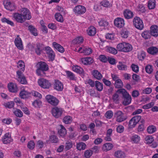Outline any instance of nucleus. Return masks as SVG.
I'll use <instances>...</instances> for the list:
<instances>
[{
  "label": "nucleus",
  "mask_w": 158,
  "mask_h": 158,
  "mask_svg": "<svg viewBox=\"0 0 158 158\" xmlns=\"http://www.w3.org/2000/svg\"><path fill=\"white\" fill-rule=\"evenodd\" d=\"M20 12L25 20H29L31 19V13L28 9L25 8H23L21 10Z\"/></svg>",
  "instance_id": "obj_12"
},
{
  "label": "nucleus",
  "mask_w": 158,
  "mask_h": 158,
  "mask_svg": "<svg viewBox=\"0 0 158 158\" xmlns=\"http://www.w3.org/2000/svg\"><path fill=\"white\" fill-rule=\"evenodd\" d=\"M98 23L100 26L103 27L105 29H106L108 28L109 23L105 19H101L99 22Z\"/></svg>",
  "instance_id": "obj_32"
},
{
  "label": "nucleus",
  "mask_w": 158,
  "mask_h": 158,
  "mask_svg": "<svg viewBox=\"0 0 158 158\" xmlns=\"http://www.w3.org/2000/svg\"><path fill=\"white\" fill-rule=\"evenodd\" d=\"M116 93L121 94L122 95L123 104L127 106L131 102V97L129 94L124 89H120L117 90Z\"/></svg>",
  "instance_id": "obj_1"
},
{
  "label": "nucleus",
  "mask_w": 158,
  "mask_h": 158,
  "mask_svg": "<svg viewBox=\"0 0 158 158\" xmlns=\"http://www.w3.org/2000/svg\"><path fill=\"white\" fill-rule=\"evenodd\" d=\"M2 143L7 144L12 142L13 140L11 137V135L9 133H6L3 136L2 139Z\"/></svg>",
  "instance_id": "obj_15"
},
{
  "label": "nucleus",
  "mask_w": 158,
  "mask_h": 158,
  "mask_svg": "<svg viewBox=\"0 0 158 158\" xmlns=\"http://www.w3.org/2000/svg\"><path fill=\"white\" fill-rule=\"evenodd\" d=\"M14 43L15 46L19 50H22L23 49V42L21 39L18 35L15 40Z\"/></svg>",
  "instance_id": "obj_14"
},
{
  "label": "nucleus",
  "mask_w": 158,
  "mask_h": 158,
  "mask_svg": "<svg viewBox=\"0 0 158 158\" xmlns=\"http://www.w3.org/2000/svg\"><path fill=\"white\" fill-rule=\"evenodd\" d=\"M49 141L52 143H57L59 142V139L57 136L52 135L49 136Z\"/></svg>",
  "instance_id": "obj_40"
},
{
  "label": "nucleus",
  "mask_w": 158,
  "mask_h": 158,
  "mask_svg": "<svg viewBox=\"0 0 158 158\" xmlns=\"http://www.w3.org/2000/svg\"><path fill=\"white\" fill-rule=\"evenodd\" d=\"M18 67L22 71H24L25 70V65L24 62L22 60H19L17 63Z\"/></svg>",
  "instance_id": "obj_45"
},
{
  "label": "nucleus",
  "mask_w": 158,
  "mask_h": 158,
  "mask_svg": "<svg viewBox=\"0 0 158 158\" xmlns=\"http://www.w3.org/2000/svg\"><path fill=\"white\" fill-rule=\"evenodd\" d=\"M44 45L43 44L37 43L35 44V51L38 55H40L43 50H44Z\"/></svg>",
  "instance_id": "obj_19"
},
{
  "label": "nucleus",
  "mask_w": 158,
  "mask_h": 158,
  "mask_svg": "<svg viewBox=\"0 0 158 158\" xmlns=\"http://www.w3.org/2000/svg\"><path fill=\"white\" fill-rule=\"evenodd\" d=\"M114 24L117 27L121 28L123 27L125 25L124 19L121 18H117L114 19Z\"/></svg>",
  "instance_id": "obj_9"
},
{
  "label": "nucleus",
  "mask_w": 158,
  "mask_h": 158,
  "mask_svg": "<svg viewBox=\"0 0 158 158\" xmlns=\"http://www.w3.org/2000/svg\"><path fill=\"white\" fill-rule=\"evenodd\" d=\"M147 51L150 54L153 55H156L158 52V48L156 47H150L148 48Z\"/></svg>",
  "instance_id": "obj_27"
},
{
  "label": "nucleus",
  "mask_w": 158,
  "mask_h": 158,
  "mask_svg": "<svg viewBox=\"0 0 158 158\" xmlns=\"http://www.w3.org/2000/svg\"><path fill=\"white\" fill-rule=\"evenodd\" d=\"M81 52L85 55H89L92 53V50L90 48L84 47Z\"/></svg>",
  "instance_id": "obj_44"
},
{
  "label": "nucleus",
  "mask_w": 158,
  "mask_h": 158,
  "mask_svg": "<svg viewBox=\"0 0 158 158\" xmlns=\"http://www.w3.org/2000/svg\"><path fill=\"white\" fill-rule=\"evenodd\" d=\"M55 17L56 20L60 22H63V19L62 15L60 13H56L55 14Z\"/></svg>",
  "instance_id": "obj_53"
},
{
  "label": "nucleus",
  "mask_w": 158,
  "mask_h": 158,
  "mask_svg": "<svg viewBox=\"0 0 158 158\" xmlns=\"http://www.w3.org/2000/svg\"><path fill=\"white\" fill-rule=\"evenodd\" d=\"M83 38L81 36H79L77 37L75 39L73 40V42L75 44H80L82 43L83 41Z\"/></svg>",
  "instance_id": "obj_60"
},
{
  "label": "nucleus",
  "mask_w": 158,
  "mask_h": 158,
  "mask_svg": "<svg viewBox=\"0 0 158 158\" xmlns=\"http://www.w3.org/2000/svg\"><path fill=\"white\" fill-rule=\"evenodd\" d=\"M89 35L91 36L95 35L96 33V29L94 26H90L89 27L87 30Z\"/></svg>",
  "instance_id": "obj_28"
},
{
  "label": "nucleus",
  "mask_w": 158,
  "mask_h": 158,
  "mask_svg": "<svg viewBox=\"0 0 158 158\" xmlns=\"http://www.w3.org/2000/svg\"><path fill=\"white\" fill-rule=\"evenodd\" d=\"M3 3L5 8L10 11L14 10L16 8L15 3L8 1H5Z\"/></svg>",
  "instance_id": "obj_10"
},
{
  "label": "nucleus",
  "mask_w": 158,
  "mask_h": 158,
  "mask_svg": "<svg viewBox=\"0 0 158 158\" xmlns=\"http://www.w3.org/2000/svg\"><path fill=\"white\" fill-rule=\"evenodd\" d=\"M145 142L147 144H151L154 141L153 138L152 136H147L145 139Z\"/></svg>",
  "instance_id": "obj_52"
},
{
  "label": "nucleus",
  "mask_w": 158,
  "mask_h": 158,
  "mask_svg": "<svg viewBox=\"0 0 158 158\" xmlns=\"http://www.w3.org/2000/svg\"><path fill=\"white\" fill-rule=\"evenodd\" d=\"M155 5V0H149L148 7L149 9H152L154 8Z\"/></svg>",
  "instance_id": "obj_46"
},
{
  "label": "nucleus",
  "mask_w": 158,
  "mask_h": 158,
  "mask_svg": "<svg viewBox=\"0 0 158 158\" xmlns=\"http://www.w3.org/2000/svg\"><path fill=\"white\" fill-rule=\"evenodd\" d=\"M64 149L66 151H68L73 146L72 141L67 140L65 144Z\"/></svg>",
  "instance_id": "obj_38"
},
{
  "label": "nucleus",
  "mask_w": 158,
  "mask_h": 158,
  "mask_svg": "<svg viewBox=\"0 0 158 158\" xmlns=\"http://www.w3.org/2000/svg\"><path fill=\"white\" fill-rule=\"evenodd\" d=\"M28 29L31 33L35 36L38 35L37 29L33 26L29 25L28 27Z\"/></svg>",
  "instance_id": "obj_31"
},
{
  "label": "nucleus",
  "mask_w": 158,
  "mask_h": 158,
  "mask_svg": "<svg viewBox=\"0 0 158 158\" xmlns=\"http://www.w3.org/2000/svg\"><path fill=\"white\" fill-rule=\"evenodd\" d=\"M46 99L48 103L56 106L58 105L59 102L58 99L50 95H47L46 97Z\"/></svg>",
  "instance_id": "obj_7"
},
{
  "label": "nucleus",
  "mask_w": 158,
  "mask_h": 158,
  "mask_svg": "<svg viewBox=\"0 0 158 158\" xmlns=\"http://www.w3.org/2000/svg\"><path fill=\"white\" fill-rule=\"evenodd\" d=\"M42 104V102L39 99L35 100L32 103V105L35 107H39Z\"/></svg>",
  "instance_id": "obj_63"
},
{
  "label": "nucleus",
  "mask_w": 158,
  "mask_h": 158,
  "mask_svg": "<svg viewBox=\"0 0 158 158\" xmlns=\"http://www.w3.org/2000/svg\"><path fill=\"white\" fill-rule=\"evenodd\" d=\"M54 89L59 91H62L63 89V85L58 80H56L54 85Z\"/></svg>",
  "instance_id": "obj_20"
},
{
  "label": "nucleus",
  "mask_w": 158,
  "mask_h": 158,
  "mask_svg": "<svg viewBox=\"0 0 158 158\" xmlns=\"http://www.w3.org/2000/svg\"><path fill=\"white\" fill-rule=\"evenodd\" d=\"M145 69L146 72L149 74L151 73L153 70L152 68V66L149 64H148L146 66L145 68Z\"/></svg>",
  "instance_id": "obj_64"
},
{
  "label": "nucleus",
  "mask_w": 158,
  "mask_h": 158,
  "mask_svg": "<svg viewBox=\"0 0 158 158\" xmlns=\"http://www.w3.org/2000/svg\"><path fill=\"white\" fill-rule=\"evenodd\" d=\"M114 117L116 121L118 123H121L126 120L127 118V115L122 111L118 110L114 113Z\"/></svg>",
  "instance_id": "obj_3"
},
{
  "label": "nucleus",
  "mask_w": 158,
  "mask_h": 158,
  "mask_svg": "<svg viewBox=\"0 0 158 158\" xmlns=\"http://www.w3.org/2000/svg\"><path fill=\"white\" fill-rule=\"evenodd\" d=\"M13 17L15 20L18 23H22L26 20L21 13H13Z\"/></svg>",
  "instance_id": "obj_13"
},
{
  "label": "nucleus",
  "mask_w": 158,
  "mask_h": 158,
  "mask_svg": "<svg viewBox=\"0 0 158 158\" xmlns=\"http://www.w3.org/2000/svg\"><path fill=\"white\" fill-rule=\"evenodd\" d=\"M52 45L54 48L61 53H63L64 51V48L60 44L55 42H54L52 43Z\"/></svg>",
  "instance_id": "obj_24"
},
{
  "label": "nucleus",
  "mask_w": 158,
  "mask_h": 158,
  "mask_svg": "<svg viewBox=\"0 0 158 158\" xmlns=\"http://www.w3.org/2000/svg\"><path fill=\"white\" fill-rule=\"evenodd\" d=\"M64 111L62 108L56 106L53 108L51 110L52 115L57 118L61 117Z\"/></svg>",
  "instance_id": "obj_6"
},
{
  "label": "nucleus",
  "mask_w": 158,
  "mask_h": 158,
  "mask_svg": "<svg viewBox=\"0 0 158 158\" xmlns=\"http://www.w3.org/2000/svg\"><path fill=\"white\" fill-rule=\"evenodd\" d=\"M141 35L145 39H148L150 38L151 35L149 31H145L142 33Z\"/></svg>",
  "instance_id": "obj_41"
},
{
  "label": "nucleus",
  "mask_w": 158,
  "mask_h": 158,
  "mask_svg": "<svg viewBox=\"0 0 158 158\" xmlns=\"http://www.w3.org/2000/svg\"><path fill=\"white\" fill-rule=\"evenodd\" d=\"M125 18L127 19L132 18L134 16L133 12L129 9L125 10L123 12Z\"/></svg>",
  "instance_id": "obj_22"
},
{
  "label": "nucleus",
  "mask_w": 158,
  "mask_h": 158,
  "mask_svg": "<svg viewBox=\"0 0 158 158\" xmlns=\"http://www.w3.org/2000/svg\"><path fill=\"white\" fill-rule=\"evenodd\" d=\"M150 32L152 36L156 37L158 36V26L156 25H152L150 27Z\"/></svg>",
  "instance_id": "obj_18"
},
{
  "label": "nucleus",
  "mask_w": 158,
  "mask_h": 158,
  "mask_svg": "<svg viewBox=\"0 0 158 158\" xmlns=\"http://www.w3.org/2000/svg\"><path fill=\"white\" fill-rule=\"evenodd\" d=\"M74 12L77 14L81 15L84 13L86 11V9L83 6L78 5L73 9Z\"/></svg>",
  "instance_id": "obj_11"
},
{
  "label": "nucleus",
  "mask_w": 158,
  "mask_h": 158,
  "mask_svg": "<svg viewBox=\"0 0 158 158\" xmlns=\"http://www.w3.org/2000/svg\"><path fill=\"white\" fill-rule=\"evenodd\" d=\"M72 121V118L69 115L65 116L63 119V122L66 124H70Z\"/></svg>",
  "instance_id": "obj_39"
},
{
  "label": "nucleus",
  "mask_w": 158,
  "mask_h": 158,
  "mask_svg": "<svg viewBox=\"0 0 158 158\" xmlns=\"http://www.w3.org/2000/svg\"><path fill=\"white\" fill-rule=\"evenodd\" d=\"M38 82L39 85L44 89H49L51 86V84L49 81L44 78L39 79Z\"/></svg>",
  "instance_id": "obj_8"
},
{
  "label": "nucleus",
  "mask_w": 158,
  "mask_h": 158,
  "mask_svg": "<svg viewBox=\"0 0 158 158\" xmlns=\"http://www.w3.org/2000/svg\"><path fill=\"white\" fill-rule=\"evenodd\" d=\"M27 147L30 150H33L35 147V143L33 140H30L27 143Z\"/></svg>",
  "instance_id": "obj_58"
},
{
  "label": "nucleus",
  "mask_w": 158,
  "mask_h": 158,
  "mask_svg": "<svg viewBox=\"0 0 158 158\" xmlns=\"http://www.w3.org/2000/svg\"><path fill=\"white\" fill-rule=\"evenodd\" d=\"M86 147V144L83 142H79L77 143L76 148L78 150H84Z\"/></svg>",
  "instance_id": "obj_36"
},
{
  "label": "nucleus",
  "mask_w": 158,
  "mask_h": 158,
  "mask_svg": "<svg viewBox=\"0 0 158 158\" xmlns=\"http://www.w3.org/2000/svg\"><path fill=\"white\" fill-rule=\"evenodd\" d=\"M101 6L105 7H108L110 6V2L107 0H102L100 2Z\"/></svg>",
  "instance_id": "obj_47"
},
{
  "label": "nucleus",
  "mask_w": 158,
  "mask_h": 158,
  "mask_svg": "<svg viewBox=\"0 0 158 158\" xmlns=\"http://www.w3.org/2000/svg\"><path fill=\"white\" fill-rule=\"evenodd\" d=\"M92 74L93 76L97 80H100L102 77V75L98 70H93Z\"/></svg>",
  "instance_id": "obj_30"
},
{
  "label": "nucleus",
  "mask_w": 158,
  "mask_h": 158,
  "mask_svg": "<svg viewBox=\"0 0 158 158\" xmlns=\"http://www.w3.org/2000/svg\"><path fill=\"white\" fill-rule=\"evenodd\" d=\"M136 9L139 13H144L146 11L144 6L142 4H139L137 7Z\"/></svg>",
  "instance_id": "obj_42"
},
{
  "label": "nucleus",
  "mask_w": 158,
  "mask_h": 158,
  "mask_svg": "<svg viewBox=\"0 0 158 158\" xmlns=\"http://www.w3.org/2000/svg\"><path fill=\"white\" fill-rule=\"evenodd\" d=\"M133 25L137 29L142 30L144 27L142 20L139 17L135 16L133 20Z\"/></svg>",
  "instance_id": "obj_4"
},
{
  "label": "nucleus",
  "mask_w": 158,
  "mask_h": 158,
  "mask_svg": "<svg viewBox=\"0 0 158 158\" xmlns=\"http://www.w3.org/2000/svg\"><path fill=\"white\" fill-rule=\"evenodd\" d=\"M67 77L70 80L75 81L76 79V77L72 72L69 71H66Z\"/></svg>",
  "instance_id": "obj_34"
},
{
  "label": "nucleus",
  "mask_w": 158,
  "mask_h": 158,
  "mask_svg": "<svg viewBox=\"0 0 158 158\" xmlns=\"http://www.w3.org/2000/svg\"><path fill=\"white\" fill-rule=\"evenodd\" d=\"M113 147V144L110 143H107L104 144L102 147V150L105 152H107L111 150Z\"/></svg>",
  "instance_id": "obj_25"
},
{
  "label": "nucleus",
  "mask_w": 158,
  "mask_h": 158,
  "mask_svg": "<svg viewBox=\"0 0 158 158\" xmlns=\"http://www.w3.org/2000/svg\"><path fill=\"white\" fill-rule=\"evenodd\" d=\"M95 86L97 90L99 92L102 91L103 89V84L98 81H95Z\"/></svg>",
  "instance_id": "obj_35"
},
{
  "label": "nucleus",
  "mask_w": 158,
  "mask_h": 158,
  "mask_svg": "<svg viewBox=\"0 0 158 158\" xmlns=\"http://www.w3.org/2000/svg\"><path fill=\"white\" fill-rule=\"evenodd\" d=\"M119 64L117 65V68L120 70H125L127 69V66L121 62H118Z\"/></svg>",
  "instance_id": "obj_49"
},
{
  "label": "nucleus",
  "mask_w": 158,
  "mask_h": 158,
  "mask_svg": "<svg viewBox=\"0 0 158 158\" xmlns=\"http://www.w3.org/2000/svg\"><path fill=\"white\" fill-rule=\"evenodd\" d=\"M8 87L9 91L11 92L16 93L18 91V88L15 83L10 82L8 85Z\"/></svg>",
  "instance_id": "obj_23"
},
{
  "label": "nucleus",
  "mask_w": 158,
  "mask_h": 158,
  "mask_svg": "<svg viewBox=\"0 0 158 158\" xmlns=\"http://www.w3.org/2000/svg\"><path fill=\"white\" fill-rule=\"evenodd\" d=\"M108 56H106L104 55H101L99 56L98 59L102 62L106 63L108 61Z\"/></svg>",
  "instance_id": "obj_54"
},
{
  "label": "nucleus",
  "mask_w": 158,
  "mask_h": 158,
  "mask_svg": "<svg viewBox=\"0 0 158 158\" xmlns=\"http://www.w3.org/2000/svg\"><path fill=\"white\" fill-rule=\"evenodd\" d=\"M131 140L133 143H138L140 141V137L137 135H134L130 138Z\"/></svg>",
  "instance_id": "obj_37"
},
{
  "label": "nucleus",
  "mask_w": 158,
  "mask_h": 158,
  "mask_svg": "<svg viewBox=\"0 0 158 158\" xmlns=\"http://www.w3.org/2000/svg\"><path fill=\"white\" fill-rule=\"evenodd\" d=\"M72 69L73 71L81 75H84V71L83 68L78 65H73L72 67Z\"/></svg>",
  "instance_id": "obj_26"
},
{
  "label": "nucleus",
  "mask_w": 158,
  "mask_h": 158,
  "mask_svg": "<svg viewBox=\"0 0 158 158\" xmlns=\"http://www.w3.org/2000/svg\"><path fill=\"white\" fill-rule=\"evenodd\" d=\"M13 113L17 117H21L23 116L22 112L19 109H16L14 111Z\"/></svg>",
  "instance_id": "obj_59"
},
{
  "label": "nucleus",
  "mask_w": 158,
  "mask_h": 158,
  "mask_svg": "<svg viewBox=\"0 0 158 158\" xmlns=\"http://www.w3.org/2000/svg\"><path fill=\"white\" fill-rule=\"evenodd\" d=\"M1 20L3 23H6L7 24L10 25L11 26H14V23L12 21L8 19H6L5 17H4L1 19Z\"/></svg>",
  "instance_id": "obj_51"
},
{
  "label": "nucleus",
  "mask_w": 158,
  "mask_h": 158,
  "mask_svg": "<svg viewBox=\"0 0 158 158\" xmlns=\"http://www.w3.org/2000/svg\"><path fill=\"white\" fill-rule=\"evenodd\" d=\"M44 50L50 60L52 61L54 60L55 53L51 47L48 46H46L44 47Z\"/></svg>",
  "instance_id": "obj_5"
},
{
  "label": "nucleus",
  "mask_w": 158,
  "mask_h": 158,
  "mask_svg": "<svg viewBox=\"0 0 158 158\" xmlns=\"http://www.w3.org/2000/svg\"><path fill=\"white\" fill-rule=\"evenodd\" d=\"M61 128L58 131V133L60 136L64 137L67 133V131L64 127L62 125H60Z\"/></svg>",
  "instance_id": "obj_29"
},
{
  "label": "nucleus",
  "mask_w": 158,
  "mask_h": 158,
  "mask_svg": "<svg viewBox=\"0 0 158 158\" xmlns=\"http://www.w3.org/2000/svg\"><path fill=\"white\" fill-rule=\"evenodd\" d=\"M114 156L117 158H124L125 155L123 152L121 150H118L115 152Z\"/></svg>",
  "instance_id": "obj_33"
},
{
  "label": "nucleus",
  "mask_w": 158,
  "mask_h": 158,
  "mask_svg": "<svg viewBox=\"0 0 158 158\" xmlns=\"http://www.w3.org/2000/svg\"><path fill=\"white\" fill-rule=\"evenodd\" d=\"M123 86V83L121 79H117L115 81L114 83V86L116 88H122Z\"/></svg>",
  "instance_id": "obj_43"
},
{
  "label": "nucleus",
  "mask_w": 158,
  "mask_h": 158,
  "mask_svg": "<svg viewBox=\"0 0 158 158\" xmlns=\"http://www.w3.org/2000/svg\"><path fill=\"white\" fill-rule=\"evenodd\" d=\"M107 52L114 54H116L117 53V50L115 48L111 47H108Z\"/></svg>",
  "instance_id": "obj_56"
},
{
  "label": "nucleus",
  "mask_w": 158,
  "mask_h": 158,
  "mask_svg": "<svg viewBox=\"0 0 158 158\" xmlns=\"http://www.w3.org/2000/svg\"><path fill=\"white\" fill-rule=\"evenodd\" d=\"M156 130V127L154 126H149L147 129L148 132L149 134H152Z\"/></svg>",
  "instance_id": "obj_48"
},
{
  "label": "nucleus",
  "mask_w": 158,
  "mask_h": 158,
  "mask_svg": "<svg viewBox=\"0 0 158 158\" xmlns=\"http://www.w3.org/2000/svg\"><path fill=\"white\" fill-rule=\"evenodd\" d=\"M93 152L92 150H87L84 152V156L85 158H89L92 156Z\"/></svg>",
  "instance_id": "obj_50"
},
{
  "label": "nucleus",
  "mask_w": 158,
  "mask_h": 158,
  "mask_svg": "<svg viewBox=\"0 0 158 158\" xmlns=\"http://www.w3.org/2000/svg\"><path fill=\"white\" fill-rule=\"evenodd\" d=\"M94 61L93 59L90 57L82 58L81 60V63L86 65L91 64L93 63Z\"/></svg>",
  "instance_id": "obj_17"
},
{
  "label": "nucleus",
  "mask_w": 158,
  "mask_h": 158,
  "mask_svg": "<svg viewBox=\"0 0 158 158\" xmlns=\"http://www.w3.org/2000/svg\"><path fill=\"white\" fill-rule=\"evenodd\" d=\"M17 80L18 82L23 84H26L27 83V81L24 76L20 78L17 79Z\"/></svg>",
  "instance_id": "obj_61"
},
{
  "label": "nucleus",
  "mask_w": 158,
  "mask_h": 158,
  "mask_svg": "<svg viewBox=\"0 0 158 158\" xmlns=\"http://www.w3.org/2000/svg\"><path fill=\"white\" fill-rule=\"evenodd\" d=\"M31 95V93L23 89L21 90L19 94L20 97L23 99H26L28 98Z\"/></svg>",
  "instance_id": "obj_21"
},
{
  "label": "nucleus",
  "mask_w": 158,
  "mask_h": 158,
  "mask_svg": "<svg viewBox=\"0 0 158 158\" xmlns=\"http://www.w3.org/2000/svg\"><path fill=\"white\" fill-rule=\"evenodd\" d=\"M37 68L42 71H46L49 69L48 65L44 62L40 61L37 63Z\"/></svg>",
  "instance_id": "obj_16"
},
{
  "label": "nucleus",
  "mask_w": 158,
  "mask_h": 158,
  "mask_svg": "<svg viewBox=\"0 0 158 158\" xmlns=\"http://www.w3.org/2000/svg\"><path fill=\"white\" fill-rule=\"evenodd\" d=\"M117 48L119 51L128 52L132 50V47L129 43L123 42L118 44L117 46Z\"/></svg>",
  "instance_id": "obj_2"
},
{
  "label": "nucleus",
  "mask_w": 158,
  "mask_h": 158,
  "mask_svg": "<svg viewBox=\"0 0 158 158\" xmlns=\"http://www.w3.org/2000/svg\"><path fill=\"white\" fill-rule=\"evenodd\" d=\"M112 100L115 103H118L119 100V95L117 93H115L112 96Z\"/></svg>",
  "instance_id": "obj_55"
},
{
  "label": "nucleus",
  "mask_w": 158,
  "mask_h": 158,
  "mask_svg": "<svg viewBox=\"0 0 158 158\" xmlns=\"http://www.w3.org/2000/svg\"><path fill=\"white\" fill-rule=\"evenodd\" d=\"M15 105L14 102L13 101H10L4 104V105L6 108H11L14 107Z\"/></svg>",
  "instance_id": "obj_57"
},
{
  "label": "nucleus",
  "mask_w": 158,
  "mask_h": 158,
  "mask_svg": "<svg viewBox=\"0 0 158 158\" xmlns=\"http://www.w3.org/2000/svg\"><path fill=\"white\" fill-rule=\"evenodd\" d=\"M113 115V112L111 110H109L106 111L105 114V117L106 118L108 119H110L111 118Z\"/></svg>",
  "instance_id": "obj_62"
}]
</instances>
